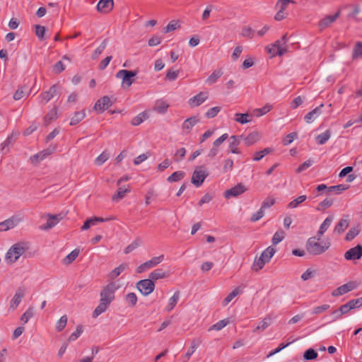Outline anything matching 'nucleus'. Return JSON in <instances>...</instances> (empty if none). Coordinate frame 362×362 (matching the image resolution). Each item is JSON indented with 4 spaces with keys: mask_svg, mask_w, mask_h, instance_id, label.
Masks as SVG:
<instances>
[{
    "mask_svg": "<svg viewBox=\"0 0 362 362\" xmlns=\"http://www.w3.org/2000/svg\"><path fill=\"white\" fill-rule=\"evenodd\" d=\"M349 220L348 218V216H344V218L340 219L338 223L336 225L334 228V232H337L339 234L342 233L349 226Z\"/></svg>",
    "mask_w": 362,
    "mask_h": 362,
    "instance_id": "obj_25",
    "label": "nucleus"
},
{
    "mask_svg": "<svg viewBox=\"0 0 362 362\" xmlns=\"http://www.w3.org/2000/svg\"><path fill=\"white\" fill-rule=\"evenodd\" d=\"M271 110L270 105H265L262 108H257L253 110V115L256 117H260L265 114H267L268 112H269Z\"/></svg>",
    "mask_w": 362,
    "mask_h": 362,
    "instance_id": "obj_52",
    "label": "nucleus"
},
{
    "mask_svg": "<svg viewBox=\"0 0 362 362\" xmlns=\"http://www.w3.org/2000/svg\"><path fill=\"white\" fill-rule=\"evenodd\" d=\"M33 316V310L32 308H29L21 317L20 320L23 325L26 324L29 320Z\"/></svg>",
    "mask_w": 362,
    "mask_h": 362,
    "instance_id": "obj_51",
    "label": "nucleus"
},
{
    "mask_svg": "<svg viewBox=\"0 0 362 362\" xmlns=\"http://www.w3.org/2000/svg\"><path fill=\"white\" fill-rule=\"evenodd\" d=\"M107 40L105 39L102 43L95 49L91 57L93 59H96L103 53L107 45Z\"/></svg>",
    "mask_w": 362,
    "mask_h": 362,
    "instance_id": "obj_37",
    "label": "nucleus"
},
{
    "mask_svg": "<svg viewBox=\"0 0 362 362\" xmlns=\"http://www.w3.org/2000/svg\"><path fill=\"white\" fill-rule=\"evenodd\" d=\"M185 175V172L179 170L173 173L171 175H170L167 180L169 182H178L184 178Z\"/></svg>",
    "mask_w": 362,
    "mask_h": 362,
    "instance_id": "obj_38",
    "label": "nucleus"
},
{
    "mask_svg": "<svg viewBox=\"0 0 362 362\" xmlns=\"http://www.w3.org/2000/svg\"><path fill=\"white\" fill-rule=\"evenodd\" d=\"M125 269L124 264H120L119 267L115 268L110 273V276L111 279L117 277Z\"/></svg>",
    "mask_w": 362,
    "mask_h": 362,
    "instance_id": "obj_62",
    "label": "nucleus"
},
{
    "mask_svg": "<svg viewBox=\"0 0 362 362\" xmlns=\"http://www.w3.org/2000/svg\"><path fill=\"white\" fill-rule=\"evenodd\" d=\"M265 264H267V262L264 261L261 257L258 258L255 257L252 266V269L255 272H258L264 267Z\"/></svg>",
    "mask_w": 362,
    "mask_h": 362,
    "instance_id": "obj_41",
    "label": "nucleus"
},
{
    "mask_svg": "<svg viewBox=\"0 0 362 362\" xmlns=\"http://www.w3.org/2000/svg\"><path fill=\"white\" fill-rule=\"evenodd\" d=\"M331 136V131L327 129L324 133L317 135L315 137L316 141L318 144L322 145L325 144Z\"/></svg>",
    "mask_w": 362,
    "mask_h": 362,
    "instance_id": "obj_36",
    "label": "nucleus"
},
{
    "mask_svg": "<svg viewBox=\"0 0 362 362\" xmlns=\"http://www.w3.org/2000/svg\"><path fill=\"white\" fill-rule=\"evenodd\" d=\"M180 27L178 21H171L168 25L167 26H165L163 29V32L164 33H170L171 31H173V30H175L176 29L179 28Z\"/></svg>",
    "mask_w": 362,
    "mask_h": 362,
    "instance_id": "obj_48",
    "label": "nucleus"
},
{
    "mask_svg": "<svg viewBox=\"0 0 362 362\" xmlns=\"http://www.w3.org/2000/svg\"><path fill=\"white\" fill-rule=\"evenodd\" d=\"M340 16V11H337L334 15L327 16L319 22V28L323 30L334 22Z\"/></svg>",
    "mask_w": 362,
    "mask_h": 362,
    "instance_id": "obj_20",
    "label": "nucleus"
},
{
    "mask_svg": "<svg viewBox=\"0 0 362 362\" xmlns=\"http://www.w3.org/2000/svg\"><path fill=\"white\" fill-rule=\"evenodd\" d=\"M330 308V305L328 304H324L320 306H316L313 308L312 314L313 315H319L322 313L323 312L327 310Z\"/></svg>",
    "mask_w": 362,
    "mask_h": 362,
    "instance_id": "obj_59",
    "label": "nucleus"
},
{
    "mask_svg": "<svg viewBox=\"0 0 362 362\" xmlns=\"http://www.w3.org/2000/svg\"><path fill=\"white\" fill-rule=\"evenodd\" d=\"M112 105L110 98L108 96H103L99 99L95 104L94 109L102 113Z\"/></svg>",
    "mask_w": 362,
    "mask_h": 362,
    "instance_id": "obj_13",
    "label": "nucleus"
},
{
    "mask_svg": "<svg viewBox=\"0 0 362 362\" xmlns=\"http://www.w3.org/2000/svg\"><path fill=\"white\" fill-rule=\"evenodd\" d=\"M362 257V245H357L354 247H352L347 250L344 254V258L346 260H358Z\"/></svg>",
    "mask_w": 362,
    "mask_h": 362,
    "instance_id": "obj_9",
    "label": "nucleus"
},
{
    "mask_svg": "<svg viewBox=\"0 0 362 362\" xmlns=\"http://www.w3.org/2000/svg\"><path fill=\"white\" fill-rule=\"evenodd\" d=\"M199 122V119L197 116L187 118L184 121L182 125V129L185 134H189L192 129Z\"/></svg>",
    "mask_w": 362,
    "mask_h": 362,
    "instance_id": "obj_15",
    "label": "nucleus"
},
{
    "mask_svg": "<svg viewBox=\"0 0 362 362\" xmlns=\"http://www.w3.org/2000/svg\"><path fill=\"white\" fill-rule=\"evenodd\" d=\"M202 344L200 338H194L192 340L191 346L187 353L185 354L183 362H187L191 356L194 354L197 348Z\"/></svg>",
    "mask_w": 362,
    "mask_h": 362,
    "instance_id": "obj_21",
    "label": "nucleus"
},
{
    "mask_svg": "<svg viewBox=\"0 0 362 362\" xmlns=\"http://www.w3.org/2000/svg\"><path fill=\"white\" fill-rule=\"evenodd\" d=\"M164 259V256L160 255L158 257H154L148 261L141 264L140 266L137 267V273H141L145 272L147 269H149L152 267H156L158 264H160Z\"/></svg>",
    "mask_w": 362,
    "mask_h": 362,
    "instance_id": "obj_8",
    "label": "nucleus"
},
{
    "mask_svg": "<svg viewBox=\"0 0 362 362\" xmlns=\"http://www.w3.org/2000/svg\"><path fill=\"white\" fill-rule=\"evenodd\" d=\"M208 98V93L206 92H200L195 96L191 98L188 104L190 107H194L202 105Z\"/></svg>",
    "mask_w": 362,
    "mask_h": 362,
    "instance_id": "obj_16",
    "label": "nucleus"
},
{
    "mask_svg": "<svg viewBox=\"0 0 362 362\" xmlns=\"http://www.w3.org/2000/svg\"><path fill=\"white\" fill-rule=\"evenodd\" d=\"M35 35L40 40H43L45 38V34L46 31V28L45 26L40 25H35Z\"/></svg>",
    "mask_w": 362,
    "mask_h": 362,
    "instance_id": "obj_56",
    "label": "nucleus"
},
{
    "mask_svg": "<svg viewBox=\"0 0 362 362\" xmlns=\"http://www.w3.org/2000/svg\"><path fill=\"white\" fill-rule=\"evenodd\" d=\"M86 117L85 110L76 112L74 116L71 118L70 125L74 126L82 121Z\"/></svg>",
    "mask_w": 362,
    "mask_h": 362,
    "instance_id": "obj_30",
    "label": "nucleus"
},
{
    "mask_svg": "<svg viewBox=\"0 0 362 362\" xmlns=\"http://www.w3.org/2000/svg\"><path fill=\"white\" fill-rule=\"evenodd\" d=\"M307 199V197L305 195H301V196H299L298 197H297L296 199H293V201H291L288 204V208L289 209H294V208H296L298 206V205L300 204H301L302 202H303L304 201H305Z\"/></svg>",
    "mask_w": 362,
    "mask_h": 362,
    "instance_id": "obj_47",
    "label": "nucleus"
},
{
    "mask_svg": "<svg viewBox=\"0 0 362 362\" xmlns=\"http://www.w3.org/2000/svg\"><path fill=\"white\" fill-rule=\"evenodd\" d=\"M252 119V115L248 113H236L234 116V120L241 124L251 122Z\"/></svg>",
    "mask_w": 362,
    "mask_h": 362,
    "instance_id": "obj_26",
    "label": "nucleus"
},
{
    "mask_svg": "<svg viewBox=\"0 0 362 362\" xmlns=\"http://www.w3.org/2000/svg\"><path fill=\"white\" fill-rule=\"evenodd\" d=\"M323 106L324 105L321 104L320 106L306 114L304 117L305 122L308 124L313 122L322 114V112L321 109Z\"/></svg>",
    "mask_w": 362,
    "mask_h": 362,
    "instance_id": "obj_19",
    "label": "nucleus"
},
{
    "mask_svg": "<svg viewBox=\"0 0 362 362\" xmlns=\"http://www.w3.org/2000/svg\"><path fill=\"white\" fill-rule=\"evenodd\" d=\"M204 166L197 167L192 176L191 182L196 187H200L206 177L209 175V173L204 169Z\"/></svg>",
    "mask_w": 362,
    "mask_h": 362,
    "instance_id": "obj_5",
    "label": "nucleus"
},
{
    "mask_svg": "<svg viewBox=\"0 0 362 362\" xmlns=\"http://www.w3.org/2000/svg\"><path fill=\"white\" fill-rule=\"evenodd\" d=\"M332 204L333 200L332 199L327 198L319 204L318 206L317 207V209L318 211H322L330 207Z\"/></svg>",
    "mask_w": 362,
    "mask_h": 362,
    "instance_id": "obj_54",
    "label": "nucleus"
},
{
    "mask_svg": "<svg viewBox=\"0 0 362 362\" xmlns=\"http://www.w3.org/2000/svg\"><path fill=\"white\" fill-rule=\"evenodd\" d=\"M246 187L242 183H239L235 187L226 190L224 193V196L226 199L230 197H236L246 191Z\"/></svg>",
    "mask_w": 362,
    "mask_h": 362,
    "instance_id": "obj_12",
    "label": "nucleus"
},
{
    "mask_svg": "<svg viewBox=\"0 0 362 362\" xmlns=\"http://www.w3.org/2000/svg\"><path fill=\"white\" fill-rule=\"evenodd\" d=\"M285 238V233L283 230H277L272 237V243L274 245L279 244Z\"/></svg>",
    "mask_w": 362,
    "mask_h": 362,
    "instance_id": "obj_42",
    "label": "nucleus"
},
{
    "mask_svg": "<svg viewBox=\"0 0 362 362\" xmlns=\"http://www.w3.org/2000/svg\"><path fill=\"white\" fill-rule=\"evenodd\" d=\"M275 204V199L274 198L267 197L262 203L261 209L264 211L266 208H269Z\"/></svg>",
    "mask_w": 362,
    "mask_h": 362,
    "instance_id": "obj_63",
    "label": "nucleus"
},
{
    "mask_svg": "<svg viewBox=\"0 0 362 362\" xmlns=\"http://www.w3.org/2000/svg\"><path fill=\"white\" fill-rule=\"evenodd\" d=\"M129 192L130 189L129 186H120L117 192L112 196V200L118 202L125 196L126 193Z\"/></svg>",
    "mask_w": 362,
    "mask_h": 362,
    "instance_id": "obj_29",
    "label": "nucleus"
},
{
    "mask_svg": "<svg viewBox=\"0 0 362 362\" xmlns=\"http://www.w3.org/2000/svg\"><path fill=\"white\" fill-rule=\"evenodd\" d=\"M223 75L221 69L215 70L206 79V82L209 84H213Z\"/></svg>",
    "mask_w": 362,
    "mask_h": 362,
    "instance_id": "obj_39",
    "label": "nucleus"
},
{
    "mask_svg": "<svg viewBox=\"0 0 362 362\" xmlns=\"http://www.w3.org/2000/svg\"><path fill=\"white\" fill-rule=\"evenodd\" d=\"M360 233V229L358 228H351L349 229L345 236V240L351 241L355 238Z\"/></svg>",
    "mask_w": 362,
    "mask_h": 362,
    "instance_id": "obj_50",
    "label": "nucleus"
},
{
    "mask_svg": "<svg viewBox=\"0 0 362 362\" xmlns=\"http://www.w3.org/2000/svg\"><path fill=\"white\" fill-rule=\"evenodd\" d=\"M290 3H293L292 0H278L276 4V8L284 11Z\"/></svg>",
    "mask_w": 362,
    "mask_h": 362,
    "instance_id": "obj_53",
    "label": "nucleus"
},
{
    "mask_svg": "<svg viewBox=\"0 0 362 362\" xmlns=\"http://www.w3.org/2000/svg\"><path fill=\"white\" fill-rule=\"evenodd\" d=\"M229 323L228 319H224L218 321L216 324H214L210 329H215L219 331L225 327Z\"/></svg>",
    "mask_w": 362,
    "mask_h": 362,
    "instance_id": "obj_61",
    "label": "nucleus"
},
{
    "mask_svg": "<svg viewBox=\"0 0 362 362\" xmlns=\"http://www.w3.org/2000/svg\"><path fill=\"white\" fill-rule=\"evenodd\" d=\"M57 93V86H52L49 90L43 92L40 95V103L45 104L49 102Z\"/></svg>",
    "mask_w": 362,
    "mask_h": 362,
    "instance_id": "obj_18",
    "label": "nucleus"
},
{
    "mask_svg": "<svg viewBox=\"0 0 362 362\" xmlns=\"http://www.w3.org/2000/svg\"><path fill=\"white\" fill-rule=\"evenodd\" d=\"M25 293V289L23 287H19L16 290L13 298L11 299V300L10 302V305H9L10 310L13 311L18 308V306L21 303L23 298L24 297Z\"/></svg>",
    "mask_w": 362,
    "mask_h": 362,
    "instance_id": "obj_10",
    "label": "nucleus"
},
{
    "mask_svg": "<svg viewBox=\"0 0 362 362\" xmlns=\"http://www.w3.org/2000/svg\"><path fill=\"white\" fill-rule=\"evenodd\" d=\"M109 158V153L106 151H103L100 155H99L95 160V163L98 165H101L103 164L107 159Z\"/></svg>",
    "mask_w": 362,
    "mask_h": 362,
    "instance_id": "obj_60",
    "label": "nucleus"
},
{
    "mask_svg": "<svg viewBox=\"0 0 362 362\" xmlns=\"http://www.w3.org/2000/svg\"><path fill=\"white\" fill-rule=\"evenodd\" d=\"M270 321H271V317H265L262 321H261L259 323V325L256 327L255 330L256 331H264L269 327V325L270 324Z\"/></svg>",
    "mask_w": 362,
    "mask_h": 362,
    "instance_id": "obj_55",
    "label": "nucleus"
},
{
    "mask_svg": "<svg viewBox=\"0 0 362 362\" xmlns=\"http://www.w3.org/2000/svg\"><path fill=\"white\" fill-rule=\"evenodd\" d=\"M79 250L75 249L72 252H71L68 255H66L62 260L64 264L68 265L72 263L78 256Z\"/></svg>",
    "mask_w": 362,
    "mask_h": 362,
    "instance_id": "obj_33",
    "label": "nucleus"
},
{
    "mask_svg": "<svg viewBox=\"0 0 362 362\" xmlns=\"http://www.w3.org/2000/svg\"><path fill=\"white\" fill-rule=\"evenodd\" d=\"M358 286V283L356 281H349L348 283L339 286L336 289H334L332 293V296L334 297H338L340 296H342L345 293H347L354 289H356Z\"/></svg>",
    "mask_w": 362,
    "mask_h": 362,
    "instance_id": "obj_7",
    "label": "nucleus"
},
{
    "mask_svg": "<svg viewBox=\"0 0 362 362\" xmlns=\"http://www.w3.org/2000/svg\"><path fill=\"white\" fill-rule=\"evenodd\" d=\"M221 110V107L218 106L211 107L205 113V116L209 119L214 118L218 115Z\"/></svg>",
    "mask_w": 362,
    "mask_h": 362,
    "instance_id": "obj_58",
    "label": "nucleus"
},
{
    "mask_svg": "<svg viewBox=\"0 0 362 362\" xmlns=\"http://www.w3.org/2000/svg\"><path fill=\"white\" fill-rule=\"evenodd\" d=\"M155 288L154 282L148 278L137 282V289L144 296L152 293Z\"/></svg>",
    "mask_w": 362,
    "mask_h": 362,
    "instance_id": "obj_6",
    "label": "nucleus"
},
{
    "mask_svg": "<svg viewBox=\"0 0 362 362\" xmlns=\"http://www.w3.org/2000/svg\"><path fill=\"white\" fill-rule=\"evenodd\" d=\"M21 222V218L16 216H13L10 218L6 219L0 223V232L6 231L9 229H12Z\"/></svg>",
    "mask_w": 362,
    "mask_h": 362,
    "instance_id": "obj_11",
    "label": "nucleus"
},
{
    "mask_svg": "<svg viewBox=\"0 0 362 362\" xmlns=\"http://www.w3.org/2000/svg\"><path fill=\"white\" fill-rule=\"evenodd\" d=\"M349 187V185H334L329 187L328 188V192H334L336 194H341L342 192L348 189Z\"/></svg>",
    "mask_w": 362,
    "mask_h": 362,
    "instance_id": "obj_40",
    "label": "nucleus"
},
{
    "mask_svg": "<svg viewBox=\"0 0 362 362\" xmlns=\"http://www.w3.org/2000/svg\"><path fill=\"white\" fill-rule=\"evenodd\" d=\"M57 110L56 108L50 110L44 117L46 125H48L52 120L57 119Z\"/></svg>",
    "mask_w": 362,
    "mask_h": 362,
    "instance_id": "obj_49",
    "label": "nucleus"
},
{
    "mask_svg": "<svg viewBox=\"0 0 362 362\" xmlns=\"http://www.w3.org/2000/svg\"><path fill=\"white\" fill-rule=\"evenodd\" d=\"M61 220L59 215H49L46 224L40 227L41 230H46L54 227Z\"/></svg>",
    "mask_w": 362,
    "mask_h": 362,
    "instance_id": "obj_22",
    "label": "nucleus"
},
{
    "mask_svg": "<svg viewBox=\"0 0 362 362\" xmlns=\"http://www.w3.org/2000/svg\"><path fill=\"white\" fill-rule=\"evenodd\" d=\"M180 293L179 291H177L174 293L173 296L169 299L168 305L165 308L167 311L170 312L175 308L180 299Z\"/></svg>",
    "mask_w": 362,
    "mask_h": 362,
    "instance_id": "obj_32",
    "label": "nucleus"
},
{
    "mask_svg": "<svg viewBox=\"0 0 362 362\" xmlns=\"http://www.w3.org/2000/svg\"><path fill=\"white\" fill-rule=\"evenodd\" d=\"M68 317L66 315L62 316L57 322L55 329L57 332H62L67 324Z\"/></svg>",
    "mask_w": 362,
    "mask_h": 362,
    "instance_id": "obj_45",
    "label": "nucleus"
},
{
    "mask_svg": "<svg viewBox=\"0 0 362 362\" xmlns=\"http://www.w3.org/2000/svg\"><path fill=\"white\" fill-rule=\"evenodd\" d=\"M109 305L110 304H108L105 302L101 301L100 300L99 305L96 307V308L94 310V311L93 313V317L95 318L98 316H99L100 314H102L103 313L106 311Z\"/></svg>",
    "mask_w": 362,
    "mask_h": 362,
    "instance_id": "obj_35",
    "label": "nucleus"
},
{
    "mask_svg": "<svg viewBox=\"0 0 362 362\" xmlns=\"http://www.w3.org/2000/svg\"><path fill=\"white\" fill-rule=\"evenodd\" d=\"M168 272L163 271L162 269H157L151 272L148 277L153 282L154 281H156L160 279H164L165 277H168Z\"/></svg>",
    "mask_w": 362,
    "mask_h": 362,
    "instance_id": "obj_24",
    "label": "nucleus"
},
{
    "mask_svg": "<svg viewBox=\"0 0 362 362\" xmlns=\"http://www.w3.org/2000/svg\"><path fill=\"white\" fill-rule=\"evenodd\" d=\"M362 57V42H357L354 47L352 58L354 59Z\"/></svg>",
    "mask_w": 362,
    "mask_h": 362,
    "instance_id": "obj_46",
    "label": "nucleus"
},
{
    "mask_svg": "<svg viewBox=\"0 0 362 362\" xmlns=\"http://www.w3.org/2000/svg\"><path fill=\"white\" fill-rule=\"evenodd\" d=\"M259 139V133L258 132H252L244 137V143L247 146H250L257 142Z\"/></svg>",
    "mask_w": 362,
    "mask_h": 362,
    "instance_id": "obj_23",
    "label": "nucleus"
},
{
    "mask_svg": "<svg viewBox=\"0 0 362 362\" xmlns=\"http://www.w3.org/2000/svg\"><path fill=\"white\" fill-rule=\"evenodd\" d=\"M82 332H83V327L81 325H78L76 327V331L74 332H73L69 336L68 341H74L76 340L80 337V335L82 334Z\"/></svg>",
    "mask_w": 362,
    "mask_h": 362,
    "instance_id": "obj_57",
    "label": "nucleus"
},
{
    "mask_svg": "<svg viewBox=\"0 0 362 362\" xmlns=\"http://www.w3.org/2000/svg\"><path fill=\"white\" fill-rule=\"evenodd\" d=\"M114 7L113 0H100L97 4L98 11L103 13H108Z\"/></svg>",
    "mask_w": 362,
    "mask_h": 362,
    "instance_id": "obj_17",
    "label": "nucleus"
},
{
    "mask_svg": "<svg viewBox=\"0 0 362 362\" xmlns=\"http://www.w3.org/2000/svg\"><path fill=\"white\" fill-rule=\"evenodd\" d=\"M276 252V250L272 247V246L268 247L266 248L262 253L261 254L260 257L267 262V263L269 262L272 257Z\"/></svg>",
    "mask_w": 362,
    "mask_h": 362,
    "instance_id": "obj_31",
    "label": "nucleus"
},
{
    "mask_svg": "<svg viewBox=\"0 0 362 362\" xmlns=\"http://www.w3.org/2000/svg\"><path fill=\"white\" fill-rule=\"evenodd\" d=\"M264 215V211L262 209H259L256 213H254L251 218L250 221L252 222H256L262 218Z\"/></svg>",
    "mask_w": 362,
    "mask_h": 362,
    "instance_id": "obj_64",
    "label": "nucleus"
},
{
    "mask_svg": "<svg viewBox=\"0 0 362 362\" xmlns=\"http://www.w3.org/2000/svg\"><path fill=\"white\" fill-rule=\"evenodd\" d=\"M115 76L122 80L121 86L123 89H129L134 81L136 71L122 69L117 72Z\"/></svg>",
    "mask_w": 362,
    "mask_h": 362,
    "instance_id": "obj_3",
    "label": "nucleus"
},
{
    "mask_svg": "<svg viewBox=\"0 0 362 362\" xmlns=\"http://www.w3.org/2000/svg\"><path fill=\"white\" fill-rule=\"evenodd\" d=\"M287 42L286 35H283L281 40H276L273 45L276 49V52H274L273 56L279 55L282 56L286 52L287 48L286 43Z\"/></svg>",
    "mask_w": 362,
    "mask_h": 362,
    "instance_id": "obj_14",
    "label": "nucleus"
},
{
    "mask_svg": "<svg viewBox=\"0 0 362 362\" xmlns=\"http://www.w3.org/2000/svg\"><path fill=\"white\" fill-rule=\"evenodd\" d=\"M169 105L164 101H158L154 107V110L160 113L165 114L168 108Z\"/></svg>",
    "mask_w": 362,
    "mask_h": 362,
    "instance_id": "obj_43",
    "label": "nucleus"
},
{
    "mask_svg": "<svg viewBox=\"0 0 362 362\" xmlns=\"http://www.w3.org/2000/svg\"><path fill=\"white\" fill-rule=\"evenodd\" d=\"M117 288L114 282L108 284L100 292V300L110 304L115 298V291Z\"/></svg>",
    "mask_w": 362,
    "mask_h": 362,
    "instance_id": "obj_4",
    "label": "nucleus"
},
{
    "mask_svg": "<svg viewBox=\"0 0 362 362\" xmlns=\"http://www.w3.org/2000/svg\"><path fill=\"white\" fill-rule=\"evenodd\" d=\"M51 151L49 149L42 151L37 154L30 157V160L34 164L39 163L41 160H44L47 156L51 154Z\"/></svg>",
    "mask_w": 362,
    "mask_h": 362,
    "instance_id": "obj_28",
    "label": "nucleus"
},
{
    "mask_svg": "<svg viewBox=\"0 0 362 362\" xmlns=\"http://www.w3.org/2000/svg\"><path fill=\"white\" fill-rule=\"evenodd\" d=\"M242 289L240 287L234 288L223 300L222 305H227L235 296L241 293Z\"/></svg>",
    "mask_w": 362,
    "mask_h": 362,
    "instance_id": "obj_34",
    "label": "nucleus"
},
{
    "mask_svg": "<svg viewBox=\"0 0 362 362\" xmlns=\"http://www.w3.org/2000/svg\"><path fill=\"white\" fill-rule=\"evenodd\" d=\"M321 237L314 236L308 238L305 244V248L308 252L312 255H320L325 252L331 246L329 241L321 242Z\"/></svg>",
    "mask_w": 362,
    "mask_h": 362,
    "instance_id": "obj_1",
    "label": "nucleus"
},
{
    "mask_svg": "<svg viewBox=\"0 0 362 362\" xmlns=\"http://www.w3.org/2000/svg\"><path fill=\"white\" fill-rule=\"evenodd\" d=\"M28 250V247L23 243L14 244L7 252L6 259L8 262L14 263Z\"/></svg>",
    "mask_w": 362,
    "mask_h": 362,
    "instance_id": "obj_2",
    "label": "nucleus"
},
{
    "mask_svg": "<svg viewBox=\"0 0 362 362\" xmlns=\"http://www.w3.org/2000/svg\"><path fill=\"white\" fill-rule=\"evenodd\" d=\"M317 356L318 354L317 351L315 349L310 348L304 352L303 358L305 361H311L316 359L317 358Z\"/></svg>",
    "mask_w": 362,
    "mask_h": 362,
    "instance_id": "obj_44",
    "label": "nucleus"
},
{
    "mask_svg": "<svg viewBox=\"0 0 362 362\" xmlns=\"http://www.w3.org/2000/svg\"><path fill=\"white\" fill-rule=\"evenodd\" d=\"M334 216H327L323 223L321 224L319 230L317 233V236L321 237L329 228L332 222L333 221Z\"/></svg>",
    "mask_w": 362,
    "mask_h": 362,
    "instance_id": "obj_27",
    "label": "nucleus"
}]
</instances>
